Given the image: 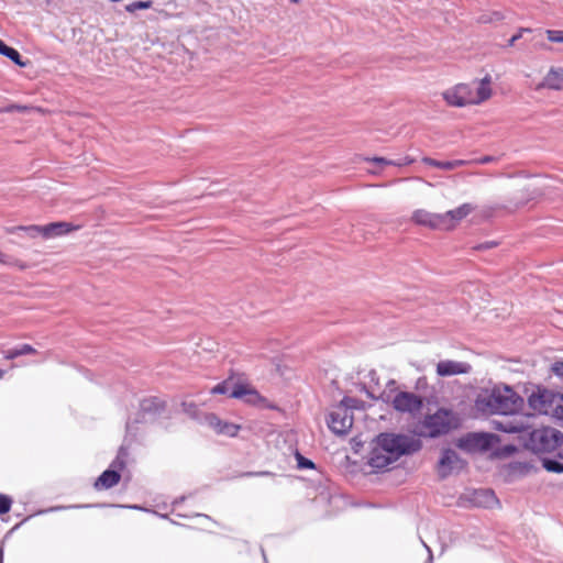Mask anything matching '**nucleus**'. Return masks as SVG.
<instances>
[{"label": "nucleus", "instance_id": "2f4dec72", "mask_svg": "<svg viewBox=\"0 0 563 563\" xmlns=\"http://www.w3.org/2000/svg\"><path fill=\"white\" fill-rule=\"evenodd\" d=\"M12 499L7 495H0V515L10 511Z\"/></svg>", "mask_w": 563, "mask_h": 563}, {"label": "nucleus", "instance_id": "09e8293b", "mask_svg": "<svg viewBox=\"0 0 563 563\" xmlns=\"http://www.w3.org/2000/svg\"><path fill=\"white\" fill-rule=\"evenodd\" d=\"M4 375V371L3 369H0V378H2Z\"/></svg>", "mask_w": 563, "mask_h": 563}, {"label": "nucleus", "instance_id": "72a5a7b5", "mask_svg": "<svg viewBox=\"0 0 563 563\" xmlns=\"http://www.w3.org/2000/svg\"><path fill=\"white\" fill-rule=\"evenodd\" d=\"M560 396L563 398V394H560ZM550 413L555 416L558 419L563 420V399L555 401Z\"/></svg>", "mask_w": 563, "mask_h": 563}, {"label": "nucleus", "instance_id": "4be33fe9", "mask_svg": "<svg viewBox=\"0 0 563 563\" xmlns=\"http://www.w3.org/2000/svg\"><path fill=\"white\" fill-rule=\"evenodd\" d=\"M36 353V350L30 344H21L3 352L5 360H14L19 356Z\"/></svg>", "mask_w": 563, "mask_h": 563}, {"label": "nucleus", "instance_id": "5701e85b", "mask_svg": "<svg viewBox=\"0 0 563 563\" xmlns=\"http://www.w3.org/2000/svg\"><path fill=\"white\" fill-rule=\"evenodd\" d=\"M18 231L25 232L32 239L37 238L40 235L44 238V225H19L7 229V232L11 234Z\"/></svg>", "mask_w": 563, "mask_h": 563}, {"label": "nucleus", "instance_id": "c03bdc74", "mask_svg": "<svg viewBox=\"0 0 563 563\" xmlns=\"http://www.w3.org/2000/svg\"><path fill=\"white\" fill-rule=\"evenodd\" d=\"M0 263L9 265L11 264V258L7 254L0 252Z\"/></svg>", "mask_w": 563, "mask_h": 563}, {"label": "nucleus", "instance_id": "4468645a", "mask_svg": "<svg viewBox=\"0 0 563 563\" xmlns=\"http://www.w3.org/2000/svg\"><path fill=\"white\" fill-rule=\"evenodd\" d=\"M475 207L471 203H463L460 207L442 213L443 217V230L453 228L457 222L467 217Z\"/></svg>", "mask_w": 563, "mask_h": 563}, {"label": "nucleus", "instance_id": "20e7f679", "mask_svg": "<svg viewBox=\"0 0 563 563\" xmlns=\"http://www.w3.org/2000/svg\"><path fill=\"white\" fill-rule=\"evenodd\" d=\"M375 445L382 451L399 459L401 455L412 454L421 449V441L405 434L380 433L375 439Z\"/></svg>", "mask_w": 563, "mask_h": 563}, {"label": "nucleus", "instance_id": "c85d7f7f", "mask_svg": "<svg viewBox=\"0 0 563 563\" xmlns=\"http://www.w3.org/2000/svg\"><path fill=\"white\" fill-rule=\"evenodd\" d=\"M296 460H297L298 468L303 470V468H314L316 467L314 463L311 460L302 456L300 453L296 454Z\"/></svg>", "mask_w": 563, "mask_h": 563}, {"label": "nucleus", "instance_id": "6ab92c4d", "mask_svg": "<svg viewBox=\"0 0 563 563\" xmlns=\"http://www.w3.org/2000/svg\"><path fill=\"white\" fill-rule=\"evenodd\" d=\"M121 475L115 470H106L95 482L93 486L97 490L109 489L120 482Z\"/></svg>", "mask_w": 563, "mask_h": 563}, {"label": "nucleus", "instance_id": "f257e3e1", "mask_svg": "<svg viewBox=\"0 0 563 563\" xmlns=\"http://www.w3.org/2000/svg\"><path fill=\"white\" fill-rule=\"evenodd\" d=\"M523 398L508 385H496L484 389L475 399V408L483 415H496L493 429L505 433L523 432L528 429L527 416L520 415Z\"/></svg>", "mask_w": 563, "mask_h": 563}, {"label": "nucleus", "instance_id": "0eeeda50", "mask_svg": "<svg viewBox=\"0 0 563 563\" xmlns=\"http://www.w3.org/2000/svg\"><path fill=\"white\" fill-rule=\"evenodd\" d=\"M391 404L396 411L416 417L423 407V399L410 391H399L395 395Z\"/></svg>", "mask_w": 563, "mask_h": 563}, {"label": "nucleus", "instance_id": "9b49d317", "mask_svg": "<svg viewBox=\"0 0 563 563\" xmlns=\"http://www.w3.org/2000/svg\"><path fill=\"white\" fill-rule=\"evenodd\" d=\"M165 410V402L158 397H147L140 402L139 418L135 423L147 422L155 419Z\"/></svg>", "mask_w": 563, "mask_h": 563}, {"label": "nucleus", "instance_id": "dca6fc26", "mask_svg": "<svg viewBox=\"0 0 563 563\" xmlns=\"http://www.w3.org/2000/svg\"><path fill=\"white\" fill-rule=\"evenodd\" d=\"M471 371V365L464 362L456 361H440L437 365V374L439 376H452L457 374H467Z\"/></svg>", "mask_w": 563, "mask_h": 563}, {"label": "nucleus", "instance_id": "58836bf2", "mask_svg": "<svg viewBox=\"0 0 563 563\" xmlns=\"http://www.w3.org/2000/svg\"><path fill=\"white\" fill-rule=\"evenodd\" d=\"M472 440L475 441V445H478L481 448H486V445H487V440L485 439L484 435L473 434Z\"/></svg>", "mask_w": 563, "mask_h": 563}, {"label": "nucleus", "instance_id": "a878e982", "mask_svg": "<svg viewBox=\"0 0 563 563\" xmlns=\"http://www.w3.org/2000/svg\"><path fill=\"white\" fill-rule=\"evenodd\" d=\"M543 467L553 473H563V463L554 459H543Z\"/></svg>", "mask_w": 563, "mask_h": 563}, {"label": "nucleus", "instance_id": "37998d69", "mask_svg": "<svg viewBox=\"0 0 563 563\" xmlns=\"http://www.w3.org/2000/svg\"><path fill=\"white\" fill-rule=\"evenodd\" d=\"M246 476H268L272 475L271 472L263 471V472H249L245 474Z\"/></svg>", "mask_w": 563, "mask_h": 563}, {"label": "nucleus", "instance_id": "7c9ffc66", "mask_svg": "<svg viewBox=\"0 0 563 563\" xmlns=\"http://www.w3.org/2000/svg\"><path fill=\"white\" fill-rule=\"evenodd\" d=\"M547 36L550 42L563 43V31L561 30H547Z\"/></svg>", "mask_w": 563, "mask_h": 563}, {"label": "nucleus", "instance_id": "ea45409f", "mask_svg": "<svg viewBox=\"0 0 563 563\" xmlns=\"http://www.w3.org/2000/svg\"><path fill=\"white\" fill-rule=\"evenodd\" d=\"M495 161H496V158L494 156L487 155V156H483L479 159H477L476 163L484 165V164L493 163Z\"/></svg>", "mask_w": 563, "mask_h": 563}, {"label": "nucleus", "instance_id": "393cba45", "mask_svg": "<svg viewBox=\"0 0 563 563\" xmlns=\"http://www.w3.org/2000/svg\"><path fill=\"white\" fill-rule=\"evenodd\" d=\"M181 410H183L184 413H186L191 419H198L199 418V408L192 401H183L181 402Z\"/></svg>", "mask_w": 563, "mask_h": 563}, {"label": "nucleus", "instance_id": "39448f33", "mask_svg": "<svg viewBox=\"0 0 563 563\" xmlns=\"http://www.w3.org/2000/svg\"><path fill=\"white\" fill-rule=\"evenodd\" d=\"M211 394L229 395L231 398L242 399L244 402L260 408L274 409L275 407L263 397L256 389L243 385L235 384L231 379L223 380L211 389Z\"/></svg>", "mask_w": 563, "mask_h": 563}, {"label": "nucleus", "instance_id": "cd10ccee", "mask_svg": "<svg viewBox=\"0 0 563 563\" xmlns=\"http://www.w3.org/2000/svg\"><path fill=\"white\" fill-rule=\"evenodd\" d=\"M358 404H360V400H357L356 398L345 396L341 400L339 408H346V410L350 411V409H357Z\"/></svg>", "mask_w": 563, "mask_h": 563}, {"label": "nucleus", "instance_id": "c756f323", "mask_svg": "<svg viewBox=\"0 0 563 563\" xmlns=\"http://www.w3.org/2000/svg\"><path fill=\"white\" fill-rule=\"evenodd\" d=\"M151 1H135L126 5L129 12H135L136 10H144L151 7Z\"/></svg>", "mask_w": 563, "mask_h": 563}, {"label": "nucleus", "instance_id": "f8f14e48", "mask_svg": "<svg viewBox=\"0 0 563 563\" xmlns=\"http://www.w3.org/2000/svg\"><path fill=\"white\" fill-rule=\"evenodd\" d=\"M206 422L218 434L228 437H236L241 427L239 424L223 421L214 413L206 415Z\"/></svg>", "mask_w": 563, "mask_h": 563}, {"label": "nucleus", "instance_id": "412c9836", "mask_svg": "<svg viewBox=\"0 0 563 563\" xmlns=\"http://www.w3.org/2000/svg\"><path fill=\"white\" fill-rule=\"evenodd\" d=\"M0 54L20 67L26 66V62L22 59L21 54L15 48L8 46L2 40H0Z\"/></svg>", "mask_w": 563, "mask_h": 563}, {"label": "nucleus", "instance_id": "473e14b6", "mask_svg": "<svg viewBox=\"0 0 563 563\" xmlns=\"http://www.w3.org/2000/svg\"><path fill=\"white\" fill-rule=\"evenodd\" d=\"M128 455L126 451L121 448L119 453H118V456L115 457V460L112 462L111 466L112 467H118V468H123L124 465H125V456Z\"/></svg>", "mask_w": 563, "mask_h": 563}, {"label": "nucleus", "instance_id": "4c0bfd02", "mask_svg": "<svg viewBox=\"0 0 563 563\" xmlns=\"http://www.w3.org/2000/svg\"><path fill=\"white\" fill-rule=\"evenodd\" d=\"M495 246H497V242H495V241H487V242H484V243H481V244L474 246V250L483 251V250L493 249Z\"/></svg>", "mask_w": 563, "mask_h": 563}, {"label": "nucleus", "instance_id": "b1692460", "mask_svg": "<svg viewBox=\"0 0 563 563\" xmlns=\"http://www.w3.org/2000/svg\"><path fill=\"white\" fill-rule=\"evenodd\" d=\"M371 162L375 163V164H378L380 166H386V165H391V166H407V165H410L413 163V159L410 158L409 156H405L402 158H399V159H387L385 157H378V156H375L373 158L369 159Z\"/></svg>", "mask_w": 563, "mask_h": 563}, {"label": "nucleus", "instance_id": "f03ea898", "mask_svg": "<svg viewBox=\"0 0 563 563\" xmlns=\"http://www.w3.org/2000/svg\"><path fill=\"white\" fill-rule=\"evenodd\" d=\"M490 76H485L474 90L467 84H459L454 88L443 92L444 100L453 107L478 104L492 96Z\"/></svg>", "mask_w": 563, "mask_h": 563}, {"label": "nucleus", "instance_id": "de8ad7c7", "mask_svg": "<svg viewBox=\"0 0 563 563\" xmlns=\"http://www.w3.org/2000/svg\"><path fill=\"white\" fill-rule=\"evenodd\" d=\"M131 426H132L131 421H128V422H126V429H128V430H130V429H131Z\"/></svg>", "mask_w": 563, "mask_h": 563}, {"label": "nucleus", "instance_id": "1a4fd4ad", "mask_svg": "<svg viewBox=\"0 0 563 563\" xmlns=\"http://www.w3.org/2000/svg\"><path fill=\"white\" fill-rule=\"evenodd\" d=\"M465 467V462L452 449L442 451L441 459L438 463V473L441 478H446L453 473H459Z\"/></svg>", "mask_w": 563, "mask_h": 563}, {"label": "nucleus", "instance_id": "c9c22d12", "mask_svg": "<svg viewBox=\"0 0 563 563\" xmlns=\"http://www.w3.org/2000/svg\"><path fill=\"white\" fill-rule=\"evenodd\" d=\"M531 32V29L521 27L517 34H515L508 42L509 46H512L519 38L522 37L523 33Z\"/></svg>", "mask_w": 563, "mask_h": 563}, {"label": "nucleus", "instance_id": "f704fd0d", "mask_svg": "<svg viewBox=\"0 0 563 563\" xmlns=\"http://www.w3.org/2000/svg\"><path fill=\"white\" fill-rule=\"evenodd\" d=\"M551 372L560 377L561 379H563V362L562 361H556L554 362L552 365H551Z\"/></svg>", "mask_w": 563, "mask_h": 563}, {"label": "nucleus", "instance_id": "423d86ee", "mask_svg": "<svg viewBox=\"0 0 563 563\" xmlns=\"http://www.w3.org/2000/svg\"><path fill=\"white\" fill-rule=\"evenodd\" d=\"M454 426L451 410L440 408L432 415H427L416 424L415 432L419 437L438 438L446 434Z\"/></svg>", "mask_w": 563, "mask_h": 563}, {"label": "nucleus", "instance_id": "79ce46f5", "mask_svg": "<svg viewBox=\"0 0 563 563\" xmlns=\"http://www.w3.org/2000/svg\"><path fill=\"white\" fill-rule=\"evenodd\" d=\"M450 164H452V169H455L457 167L468 164V162L464 161V159H454V161H450Z\"/></svg>", "mask_w": 563, "mask_h": 563}, {"label": "nucleus", "instance_id": "49530a36", "mask_svg": "<svg viewBox=\"0 0 563 563\" xmlns=\"http://www.w3.org/2000/svg\"><path fill=\"white\" fill-rule=\"evenodd\" d=\"M3 560H4V552H3L2 547L0 545V563H3Z\"/></svg>", "mask_w": 563, "mask_h": 563}, {"label": "nucleus", "instance_id": "9d476101", "mask_svg": "<svg viewBox=\"0 0 563 563\" xmlns=\"http://www.w3.org/2000/svg\"><path fill=\"white\" fill-rule=\"evenodd\" d=\"M329 429L339 435L346 434L353 426V415L346 408H336L329 413Z\"/></svg>", "mask_w": 563, "mask_h": 563}, {"label": "nucleus", "instance_id": "aec40b11", "mask_svg": "<svg viewBox=\"0 0 563 563\" xmlns=\"http://www.w3.org/2000/svg\"><path fill=\"white\" fill-rule=\"evenodd\" d=\"M74 228L68 222H52L44 225V238L52 239L70 232Z\"/></svg>", "mask_w": 563, "mask_h": 563}, {"label": "nucleus", "instance_id": "603ef678", "mask_svg": "<svg viewBox=\"0 0 563 563\" xmlns=\"http://www.w3.org/2000/svg\"><path fill=\"white\" fill-rule=\"evenodd\" d=\"M495 15L497 16V20H500V15L498 13H495Z\"/></svg>", "mask_w": 563, "mask_h": 563}, {"label": "nucleus", "instance_id": "a18cd8bd", "mask_svg": "<svg viewBox=\"0 0 563 563\" xmlns=\"http://www.w3.org/2000/svg\"><path fill=\"white\" fill-rule=\"evenodd\" d=\"M422 543H423V545L426 547V549L429 552V559L428 560H429V563H431L432 560H433L432 552H431L430 548L424 542H422Z\"/></svg>", "mask_w": 563, "mask_h": 563}, {"label": "nucleus", "instance_id": "ddd939ff", "mask_svg": "<svg viewBox=\"0 0 563 563\" xmlns=\"http://www.w3.org/2000/svg\"><path fill=\"white\" fill-rule=\"evenodd\" d=\"M412 221L418 225L443 230L442 213H432L423 209H418L412 213Z\"/></svg>", "mask_w": 563, "mask_h": 563}, {"label": "nucleus", "instance_id": "3c124183", "mask_svg": "<svg viewBox=\"0 0 563 563\" xmlns=\"http://www.w3.org/2000/svg\"><path fill=\"white\" fill-rule=\"evenodd\" d=\"M292 3H298L299 0H290Z\"/></svg>", "mask_w": 563, "mask_h": 563}, {"label": "nucleus", "instance_id": "2eb2a0df", "mask_svg": "<svg viewBox=\"0 0 563 563\" xmlns=\"http://www.w3.org/2000/svg\"><path fill=\"white\" fill-rule=\"evenodd\" d=\"M470 501L474 506L482 508H492L498 504L495 493L487 488L474 489L470 494Z\"/></svg>", "mask_w": 563, "mask_h": 563}, {"label": "nucleus", "instance_id": "a211bd4d", "mask_svg": "<svg viewBox=\"0 0 563 563\" xmlns=\"http://www.w3.org/2000/svg\"><path fill=\"white\" fill-rule=\"evenodd\" d=\"M397 460L398 459L391 457V454H388V453L382 451L376 445H374L369 453L368 464L374 468H384Z\"/></svg>", "mask_w": 563, "mask_h": 563}, {"label": "nucleus", "instance_id": "6e6552de", "mask_svg": "<svg viewBox=\"0 0 563 563\" xmlns=\"http://www.w3.org/2000/svg\"><path fill=\"white\" fill-rule=\"evenodd\" d=\"M563 398L560 394H555L545 388H538L537 391H533L528 397V404L531 409L538 411L539 413L548 415L551 412L553 405L555 401H560Z\"/></svg>", "mask_w": 563, "mask_h": 563}, {"label": "nucleus", "instance_id": "bb28decb", "mask_svg": "<svg viewBox=\"0 0 563 563\" xmlns=\"http://www.w3.org/2000/svg\"><path fill=\"white\" fill-rule=\"evenodd\" d=\"M422 162L429 166L440 169L452 170V164H450V161H437L430 157H423Z\"/></svg>", "mask_w": 563, "mask_h": 563}, {"label": "nucleus", "instance_id": "8fccbe9b", "mask_svg": "<svg viewBox=\"0 0 563 563\" xmlns=\"http://www.w3.org/2000/svg\"><path fill=\"white\" fill-rule=\"evenodd\" d=\"M389 384L395 385L396 382L391 379V380H389Z\"/></svg>", "mask_w": 563, "mask_h": 563}, {"label": "nucleus", "instance_id": "f3484780", "mask_svg": "<svg viewBox=\"0 0 563 563\" xmlns=\"http://www.w3.org/2000/svg\"><path fill=\"white\" fill-rule=\"evenodd\" d=\"M538 88L563 90V68L552 67L539 84Z\"/></svg>", "mask_w": 563, "mask_h": 563}, {"label": "nucleus", "instance_id": "e433bc0d", "mask_svg": "<svg viewBox=\"0 0 563 563\" xmlns=\"http://www.w3.org/2000/svg\"><path fill=\"white\" fill-rule=\"evenodd\" d=\"M362 390H364L367 397L372 399L383 398L384 396V393L380 396H378L373 387H366L365 385L363 386Z\"/></svg>", "mask_w": 563, "mask_h": 563}, {"label": "nucleus", "instance_id": "7ed1b4c3", "mask_svg": "<svg viewBox=\"0 0 563 563\" xmlns=\"http://www.w3.org/2000/svg\"><path fill=\"white\" fill-rule=\"evenodd\" d=\"M517 433L525 439V446L534 453L553 452L563 443V433L551 427L531 430L528 423L527 431Z\"/></svg>", "mask_w": 563, "mask_h": 563}, {"label": "nucleus", "instance_id": "a19ab883", "mask_svg": "<svg viewBox=\"0 0 563 563\" xmlns=\"http://www.w3.org/2000/svg\"><path fill=\"white\" fill-rule=\"evenodd\" d=\"M367 376L372 384L378 385V375H377L376 371H374V369L369 371Z\"/></svg>", "mask_w": 563, "mask_h": 563}]
</instances>
